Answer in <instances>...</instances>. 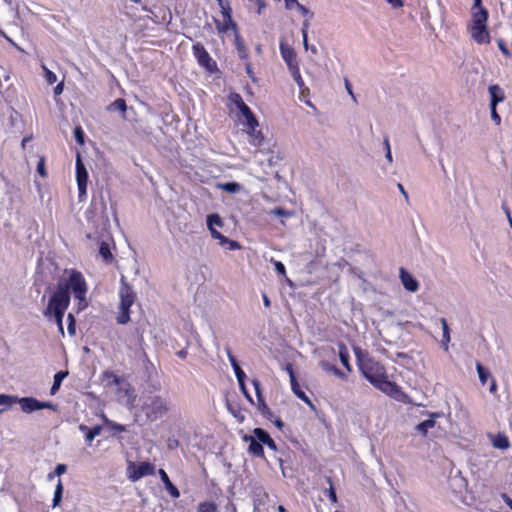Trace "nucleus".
Wrapping results in <instances>:
<instances>
[{
  "instance_id": "obj_1",
  "label": "nucleus",
  "mask_w": 512,
  "mask_h": 512,
  "mask_svg": "<svg viewBox=\"0 0 512 512\" xmlns=\"http://www.w3.org/2000/svg\"><path fill=\"white\" fill-rule=\"evenodd\" d=\"M357 365L363 377L381 392L390 397L397 398L401 388L388 379L385 367L359 347L354 348Z\"/></svg>"
},
{
  "instance_id": "obj_2",
  "label": "nucleus",
  "mask_w": 512,
  "mask_h": 512,
  "mask_svg": "<svg viewBox=\"0 0 512 512\" xmlns=\"http://www.w3.org/2000/svg\"><path fill=\"white\" fill-rule=\"evenodd\" d=\"M140 410L147 422H155L165 417L169 412V401L167 397L154 394L151 391L140 397Z\"/></svg>"
},
{
  "instance_id": "obj_3",
  "label": "nucleus",
  "mask_w": 512,
  "mask_h": 512,
  "mask_svg": "<svg viewBox=\"0 0 512 512\" xmlns=\"http://www.w3.org/2000/svg\"><path fill=\"white\" fill-rule=\"evenodd\" d=\"M472 21L469 27L472 39L478 44L490 42V35L487 30L488 10L478 9L471 11Z\"/></svg>"
},
{
  "instance_id": "obj_4",
  "label": "nucleus",
  "mask_w": 512,
  "mask_h": 512,
  "mask_svg": "<svg viewBox=\"0 0 512 512\" xmlns=\"http://www.w3.org/2000/svg\"><path fill=\"white\" fill-rule=\"evenodd\" d=\"M56 288L66 291L70 296L73 293L74 298H82L87 294L86 281L81 272L77 270H71L67 279L61 280Z\"/></svg>"
},
{
  "instance_id": "obj_5",
  "label": "nucleus",
  "mask_w": 512,
  "mask_h": 512,
  "mask_svg": "<svg viewBox=\"0 0 512 512\" xmlns=\"http://www.w3.org/2000/svg\"><path fill=\"white\" fill-rule=\"evenodd\" d=\"M69 304L70 295H68L66 291L56 288L48 301L47 307L43 311V315L49 320L54 316L64 315Z\"/></svg>"
},
{
  "instance_id": "obj_6",
  "label": "nucleus",
  "mask_w": 512,
  "mask_h": 512,
  "mask_svg": "<svg viewBox=\"0 0 512 512\" xmlns=\"http://www.w3.org/2000/svg\"><path fill=\"white\" fill-rule=\"evenodd\" d=\"M120 304L116 321L120 325H125L130 321V308L135 301L133 289L126 283H123L119 290Z\"/></svg>"
},
{
  "instance_id": "obj_7",
  "label": "nucleus",
  "mask_w": 512,
  "mask_h": 512,
  "mask_svg": "<svg viewBox=\"0 0 512 512\" xmlns=\"http://www.w3.org/2000/svg\"><path fill=\"white\" fill-rule=\"evenodd\" d=\"M229 101L231 104L235 105L239 112L242 114V116L246 120V126L247 128H254L258 127L259 123L256 119L255 115L253 114L250 107L244 102L242 96L237 92H232L228 96Z\"/></svg>"
},
{
  "instance_id": "obj_8",
  "label": "nucleus",
  "mask_w": 512,
  "mask_h": 512,
  "mask_svg": "<svg viewBox=\"0 0 512 512\" xmlns=\"http://www.w3.org/2000/svg\"><path fill=\"white\" fill-rule=\"evenodd\" d=\"M15 404H19L24 413H33L42 409L56 410V405L51 402L40 401L34 397H18L14 395Z\"/></svg>"
},
{
  "instance_id": "obj_9",
  "label": "nucleus",
  "mask_w": 512,
  "mask_h": 512,
  "mask_svg": "<svg viewBox=\"0 0 512 512\" xmlns=\"http://www.w3.org/2000/svg\"><path fill=\"white\" fill-rule=\"evenodd\" d=\"M154 472L155 466L147 461L140 462L137 465L130 462L127 468L128 478L132 482H136L145 476L153 475Z\"/></svg>"
},
{
  "instance_id": "obj_10",
  "label": "nucleus",
  "mask_w": 512,
  "mask_h": 512,
  "mask_svg": "<svg viewBox=\"0 0 512 512\" xmlns=\"http://www.w3.org/2000/svg\"><path fill=\"white\" fill-rule=\"evenodd\" d=\"M88 171L81 159V156H76V181L78 186V197L82 201L87 195Z\"/></svg>"
},
{
  "instance_id": "obj_11",
  "label": "nucleus",
  "mask_w": 512,
  "mask_h": 512,
  "mask_svg": "<svg viewBox=\"0 0 512 512\" xmlns=\"http://www.w3.org/2000/svg\"><path fill=\"white\" fill-rule=\"evenodd\" d=\"M192 52H193V55L196 58L198 64L201 67H203L209 71H212L213 67H215L216 64L212 60L208 51L206 50V48L204 47V45L202 43H200V42L195 43L192 46Z\"/></svg>"
},
{
  "instance_id": "obj_12",
  "label": "nucleus",
  "mask_w": 512,
  "mask_h": 512,
  "mask_svg": "<svg viewBox=\"0 0 512 512\" xmlns=\"http://www.w3.org/2000/svg\"><path fill=\"white\" fill-rule=\"evenodd\" d=\"M422 415H427L428 419L418 423L415 426V431L420 434L422 437H426L428 435L429 429H432L436 425V419L441 418L444 413L443 412H428L425 411Z\"/></svg>"
},
{
  "instance_id": "obj_13",
  "label": "nucleus",
  "mask_w": 512,
  "mask_h": 512,
  "mask_svg": "<svg viewBox=\"0 0 512 512\" xmlns=\"http://www.w3.org/2000/svg\"><path fill=\"white\" fill-rule=\"evenodd\" d=\"M242 440L249 444L247 451L250 455L258 458H264L263 443L259 441L254 433L252 435L244 434L242 436Z\"/></svg>"
},
{
  "instance_id": "obj_14",
  "label": "nucleus",
  "mask_w": 512,
  "mask_h": 512,
  "mask_svg": "<svg viewBox=\"0 0 512 512\" xmlns=\"http://www.w3.org/2000/svg\"><path fill=\"white\" fill-rule=\"evenodd\" d=\"M399 277L403 287L409 292H416L419 289L418 280L405 268H400Z\"/></svg>"
},
{
  "instance_id": "obj_15",
  "label": "nucleus",
  "mask_w": 512,
  "mask_h": 512,
  "mask_svg": "<svg viewBox=\"0 0 512 512\" xmlns=\"http://www.w3.org/2000/svg\"><path fill=\"white\" fill-rule=\"evenodd\" d=\"M279 48L281 56L284 62L286 63L288 69L299 65L297 61V54L291 46L281 42Z\"/></svg>"
},
{
  "instance_id": "obj_16",
  "label": "nucleus",
  "mask_w": 512,
  "mask_h": 512,
  "mask_svg": "<svg viewBox=\"0 0 512 512\" xmlns=\"http://www.w3.org/2000/svg\"><path fill=\"white\" fill-rule=\"evenodd\" d=\"M253 433L256 435V437L263 443V445H266L269 449L277 452L278 447L276 442L272 439L270 434L263 428H255L253 430Z\"/></svg>"
},
{
  "instance_id": "obj_17",
  "label": "nucleus",
  "mask_w": 512,
  "mask_h": 512,
  "mask_svg": "<svg viewBox=\"0 0 512 512\" xmlns=\"http://www.w3.org/2000/svg\"><path fill=\"white\" fill-rule=\"evenodd\" d=\"M226 354H227L228 360L231 364V367L233 368V371L235 373L238 383H241L243 380L246 379L245 372L240 367L236 357L232 354L231 349L228 347L226 348Z\"/></svg>"
},
{
  "instance_id": "obj_18",
  "label": "nucleus",
  "mask_w": 512,
  "mask_h": 512,
  "mask_svg": "<svg viewBox=\"0 0 512 512\" xmlns=\"http://www.w3.org/2000/svg\"><path fill=\"white\" fill-rule=\"evenodd\" d=\"M492 446L496 449L506 450L510 447L509 438L504 433L488 434Z\"/></svg>"
},
{
  "instance_id": "obj_19",
  "label": "nucleus",
  "mask_w": 512,
  "mask_h": 512,
  "mask_svg": "<svg viewBox=\"0 0 512 512\" xmlns=\"http://www.w3.org/2000/svg\"><path fill=\"white\" fill-rule=\"evenodd\" d=\"M488 92L490 94V104L489 106H495L502 102L505 98L503 89L497 85L493 84L488 87Z\"/></svg>"
},
{
  "instance_id": "obj_20",
  "label": "nucleus",
  "mask_w": 512,
  "mask_h": 512,
  "mask_svg": "<svg viewBox=\"0 0 512 512\" xmlns=\"http://www.w3.org/2000/svg\"><path fill=\"white\" fill-rule=\"evenodd\" d=\"M159 475H160V479L163 482L164 487H165L166 491L169 493V495L175 499L179 498L180 492H179L178 488L170 481L167 473L163 469H160Z\"/></svg>"
},
{
  "instance_id": "obj_21",
  "label": "nucleus",
  "mask_w": 512,
  "mask_h": 512,
  "mask_svg": "<svg viewBox=\"0 0 512 512\" xmlns=\"http://www.w3.org/2000/svg\"><path fill=\"white\" fill-rule=\"evenodd\" d=\"M216 28L219 33H226L229 30L234 31V36L236 35L237 30V24L233 19L230 20H224V22H220L219 20H215Z\"/></svg>"
},
{
  "instance_id": "obj_22",
  "label": "nucleus",
  "mask_w": 512,
  "mask_h": 512,
  "mask_svg": "<svg viewBox=\"0 0 512 512\" xmlns=\"http://www.w3.org/2000/svg\"><path fill=\"white\" fill-rule=\"evenodd\" d=\"M339 359L341 364L348 370L351 371L350 356L346 345L342 342L338 343Z\"/></svg>"
},
{
  "instance_id": "obj_23",
  "label": "nucleus",
  "mask_w": 512,
  "mask_h": 512,
  "mask_svg": "<svg viewBox=\"0 0 512 512\" xmlns=\"http://www.w3.org/2000/svg\"><path fill=\"white\" fill-rule=\"evenodd\" d=\"M234 43H235V47H236L239 58L241 60H247L248 59V50L238 32H236Z\"/></svg>"
},
{
  "instance_id": "obj_24",
  "label": "nucleus",
  "mask_w": 512,
  "mask_h": 512,
  "mask_svg": "<svg viewBox=\"0 0 512 512\" xmlns=\"http://www.w3.org/2000/svg\"><path fill=\"white\" fill-rule=\"evenodd\" d=\"M68 376L67 371H58L53 378V384L50 388V394L55 395L61 387L63 380Z\"/></svg>"
},
{
  "instance_id": "obj_25",
  "label": "nucleus",
  "mask_w": 512,
  "mask_h": 512,
  "mask_svg": "<svg viewBox=\"0 0 512 512\" xmlns=\"http://www.w3.org/2000/svg\"><path fill=\"white\" fill-rule=\"evenodd\" d=\"M291 384V389L293 391V393L300 399L302 400L303 402H305L306 404H308L309 406H313L310 398L306 395V393L301 389L299 383L297 380H294V381H291L290 382Z\"/></svg>"
},
{
  "instance_id": "obj_26",
  "label": "nucleus",
  "mask_w": 512,
  "mask_h": 512,
  "mask_svg": "<svg viewBox=\"0 0 512 512\" xmlns=\"http://www.w3.org/2000/svg\"><path fill=\"white\" fill-rule=\"evenodd\" d=\"M440 323H441V326H442V340H441V344L444 348L445 351H447L449 349V342L451 340L450 338V329H449V326H448V323H447V320L445 318H440Z\"/></svg>"
},
{
  "instance_id": "obj_27",
  "label": "nucleus",
  "mask_w": 512,
  "mask_h": 512,
  "mask_svg": "<svg viewBox=\"0 0 512 512\" xmlns=\"http://www.w3.org/2000/svg\"><path fill=\"white\" fill-rule=\"evenodd\" d=\"M99 255L105 262H111L113 260V254L110 249V244L106 241L99 243Z\"/></svg>"
},
{
  "instance_id": "obj_28",
  "label": "nucleus",
  "mask_w": 512,
  "mask_h": 512,
  "mask_svg": "<svg viewBox=\"0 0 512 512\" xmlns=\"http://www.w3.org/2000/svg\"><path fill=\"white\" fill-rule=\"evenodd\" d=\"M256 128L257 127L248 128L249 129L248 133L251 138L250 143L253 146L259 147L262 145V143L264 141V136H263L262 132L258 131Z\"/></svg>"
},
{
  "instance_id": "obj_29",
  "label": "nucleus",
  "mask_w": 512,
  "mask_h": 512,
  "mask_svg": "<svg viewBox=\"0 0 512 512\" xmlns=\"http://www.w3.org/2000/svg\"><path fill=\"white\" fill-rule=\"evenodd\" d=\"M108 111H119L121 113H125L127 110V104L126 101L123 98H118L114 100L108 107Z\"/></svg>"
},
{
  "instance_id": "obj_30",
  "label": "nucleus",
  "mask_w": 512,
  "mask_h": 512,
  "mask_svg": "<svg viewBox=\"0 0 512 512\" xmlns=\"http://www.w3.org/2000/svg\"><path fill=\"white\" fill-rule=\"evenodd\" d=\"M206 224H207V227L208 228H211V227H219V228H222L223 225H224V222L222 220V218L219 216V214L217 213H212V214H209L206 218Z\"/></svg>"
},
{
  "instance_id": "obj_31",
  "label": "nucleus",
  "mask_w": 512,
  "mask_h": 512,
  "mask_svg": "<svg viewBox=\"0 0 512 512\" xmlns=\"http://www.w3.org/2000/svg\"><path fill=\"white\" fill-rule=\"evenodd\" d=\"M476 371L479 377L480 383L484 386L487 383L488 378L491 376L487 368H485L479 361L476 362Z\"/></svg>"
},
{
  "instance_id": "obj_32",
  "label": "nucleus",
  "mask_w": 512,
  "mask_h": 512,
  "mask_svg": "<svg viewBox=\"0 0 512 512\" xmlns=\"http://www.w3.org/2000/svg\"><path fill=\"white\" fill-rule=\"evenodd\" d=\"M216 1L220 7L221 14H222L224 20L232 19V8L230 6V3L225 0H216Z\"/></svg>"
},
{
  "instance_id": "obj_33",
  "label": "nucleus",
  "mask_w": 512,
  "mask_h": 512,
  "mask_svg": "<svg viewBox=\"0 0 512 512\" xmlns=\"http://www.w3.org/2000/svg\"><path fill=\"white\" fill-rule=\"evenodd\" d=\"M104 425L111 431L121 433L126 431V426L119 424L115 421L108 419L106 416H103Z\"/></svg>"
},
{
  "instance_id": "obj_34",
  "label": "nucleus",
  "mask_w": 512,
  "mask_h": 512,
  "mask_svg": "<svg viewBox=\"0 0 512 512\" xmlns=\"http://www.w3.org/2000/svg\"><path fill=\"white\" fill-rule=\"evenodd\" d=\"M218 187L221 190H223L225 192H228V193H231V194L238 193L240 191V189H241V185L238 182H235V181L225 182V183L219 184Z\"/></svg>"
},
{
  "instance_id": "obj_35",
  "label": "nucleus",
  "mask_w": 512,
  "mask_h": 512,
  "mask_svg": "<svg viewBox=\"0 0 512 512\" xmlns=\"http://www.w3.org/2000/svg\"><path fill=\"white\" fill-rule=\"evenodd\" d=\"M322 368L327 372H332L335 376H337L340 379H345L346 375L344 372H342L337 366L332 365L326 361H323L321 363Z\"/></svg>"
},
{
  "instance_id": "obj_36",
  "label": "nucleus",
  "mask_w": 512,
  "mask_h": 512,
  "mask_svg": "<svg viewBox=\"0 0 512 512\" xmlns=\"http://www.w3.org/2000/svg\"><path fill=\"white\" fill-rule=\"evenodd\" d=\"M289 72L294 81L296 82V84L298 85V87L302 89L305 86V84L303 78L301 77L299 65L291 67L289 69Z\"/></svg>"
},
{
  "instance_id": "obj_37",
  "label": "nucleus",
  "mask_w": 512,
  "mask_h": 512,
  "mask_svg": "<svg viewBox=\"0 0 512 512\" xmlns=\"http://www.w3.org/2000/svg\"><path fill=\"white\" fill-rule=\"evenodd\" d=\"M62 496H63V485H62L61 480H58V483H57V485L55 487V490H54L53 499H52V506L53 507H56V506L59 505V503L62 500Z\"/></svg>"
},
{
  "instance_id": "obj_38",
  "label": "nucleus",
  "mask_w": 512,
  "mask_h": 512,
  "mask_svg": "<svg viewBox=\"0 0 512 512\" xmlns=\"http://www.w3.org/2000/svg\"><path fill=\"white\" fill-rule=\"evenodd\" d=\"M198 512H217V505L211 501L199 503Z\"/></svg>"
},
{
  "instance_id": "obj_39",
  "label": "nucleus",
  "mask_w": 512,
  "mask_h": 512,
  "mask_svg": "<svg viewBox=\"0 0 512 512\" xmlns=\"http://www.w3.org/2000/svg\"><path fill=\"white\" fill-rule=\"evenodd\" d=\"M67 331L70 336L76 334V319L72 313L67 315Z\"/></svg>"
},
{
  "instance_id": "obj_40",
  "label": "nucleus",
  "mask_w": 512,
  "mask_h": 512,
  "mask_svg": "<svg viewBox=\"0 0 512 512\" xmlns=\"http://www.w3.org/2000/svg\"><path fill=\"white\" fill-rule=\"evenodd\" d=\"M102 427L100 425H96L91 428V430L86 435V442L91 443L97 436L101 434Z\"/></svg>"
},
{
  "instance_id": "obj_41",
  "label": "nucleus",
  "mask_w": 512,
  "mask_h": 512,
  "mask_svg": "<svg viewBox=\"0 0 512 512\" xmlns=\"http://www.w3.org/2000/svg\"><path fill=\"white\" fill-rule=\"evenodd\" d=\"M257 400H258V408H259L260 412L262 413V415L267 418H270L272 416V412L269 409V407L267 406V404L265 403L264 397L259 398Z\"/></svg>"
},
{
  "instance_id": "obj_42",
  "label": "nucleus",
  "mask_w": 512,
  "mask_h": 512,
  "mask_svg": "<svg viewBox=\"0 0 512 512\" xmlns=\"http://www.w3.org/2000/svg\"><path fill=\"white\" fill-rule=\"evenodd\" d=\"M270 214L278 216V217L288 218V217H291L293 215V212H291L289 210H286V209H284L282 207H275L274 209L271 210Z\"/></svg>"
},
{
  "instance_id": "obj_43",
  "label": "nucleus",
  "mask_w": 512,
  "mask_h": 512,
  "mask_svg": "<svg viewBox=\"0 0 512 512\" xmlns=\"http://www.w3.org/2000/svg\"><path fill=\"white\" fill-rule=\"evenodd\" d=\"M67 471V466L65 464H57L54 471L48 474V479L51 480L54 476H61Z\"/></svg>"
},
{
  "instance_id": "obj_44",
  "label": "nucleus",
  "mask_w": 512,
  "mask_h": 512,
  "mask_svg": "<svg viewBox=\"0 0 512 512\" xmlns=\"http://www.w3.org/2000/svg\"><path fill=\"white\" fill-rule=\"evenodd\" d=\"M74 137L78 144L83 145L85 143V133L80 126L74 128Z\"/></svg>"
},
{
  "instance_id": "obj_45",
  "label": "nucleus",
  "mask_w": 512,
  "mask_h": 512,
  "mask_svg": "<svg viewBox=\"0 0 512 512\" xmlns=\"http://www.w3.org/2000/svg\"><path fill=\"white\" fill-rule=\"evenodd\" d=\"M327 482L329 483L330 487L328 490H326V494L329 498V500L332 502V503H336L337 502V495H336V491L333 487V483H332V480L331 478H327Z\"/></svg>"
},
{
  "instance_id": "obj_46",
  "label": "nucleus",
  "mask_w": 512,
  "mask_h": 512,
  "mask_svg": "<svg viewBox=\"0 0 512 512\" xmlns=\"http://www.w3.org/2000/svg\"><path fill=\"white\" fill-rule=\"evenodd\" d=\"M15 404L14 395L0 394V405L11 406Z\"/></svg>"
},
{
  "instance_id": "obj_47",
  "label": "nucleus",
  "mask_w": 512,
  "mask_h": 512,
  "mask_svg": "<svg viewBox=\"0 0 512 512\" xmlns=\"http://www.w3.org/2000/svg\"><path fill=\"white\" fill-rule=\"evenodd\" d=\"M297 10L301 13V15L305 18H309V19H312L313 18V13L304 5H302L301 3L297 4Z\"/></svg>"
},
{
  "instance_id": "obj_48",
  "label": "nucleus",
  "mask_w": 512,
  "mask_h": 512,
  "mask_svg": "<svg viewBox=\"0 0 512 512\" xmlns=\"http://www.w3.org/2000/svg\"><path fill=\"white\" fill-rule=\"evenodd\" d=\"M45 79L48 84H54L57 81L56 74L47 68H45Z\"/></svg>"
},
{
  "instance_id": "obj_49",
  "label": "nucleus",
  "mask_w": 512,
  "mask_h": 512,
  "mask_svg": "<svg viewBox=\"0 0 512 512\" xmlns=\"http://www.w3.org/2000/svg\"><path fill=\"white\" fill-rule=\"evenodd\" d=\"M489 108H490V113H491V119L495 122L496 125H499L501 123V117L497 113L496 107L489 106Z\"/></svg>"
},
{
  "instance_id": "obj_50",
  "label": "nucleus",
  "mask_w": 512,
  "mask_h": 512,
  "mask_svg": "<svg viewBox=\"0 0 512 512\" xmlns=\"http://www.w3.org/2000/svg\"><path fill=\"white\" fill-rule=\"evenodd\" d=\"M309 25H310V19H309V18H306V19L303 21L302 28H301L302 38H303V41H304V42H306V37H307V35H308V28H309Z\"/></svg>"
},
{
  "instance_id": "obj_51",
  "label": "nucleus",
  "mask_w": 512,
  "mask_h": 512,
  "mask_svg": "<svg viewBox=\"0 0 512 512\" xmlns=\"http://www.w3.org/2000/svg\"><path fill=\"white\" fill-rule=\"evenodd\" d=\"M273 263H274V267H275L276 272L279 275L285 276L286 275L285 265L282 262H280V261H273Z\"/></svg>"
},
{
  "instance_id": "obj_52",
  "label": "nucleus",
  "mask_w": 512,
  "mask_h": 512,
  "mask_svg": "<svg viewBox=\"0 0 512 512\" xmlns=\"http://www.w3.org/2000/svg\"><path fill=\"white\" fill-rule=\"evenodd\" d=\"M179 446V441L174 436L167 439V448L169 450H175Z\"/></svg>"
},
{
  "instance_id": "obj_53",
  "label": "nucleus",
  "mask_w": 512,
  "mask_h": 512,
  "mask_svg": "<svg viewBox=\"0 0 512 512\" xmlns=\"http://www.w3.org/2000/svg\"><path fill=\"white\" fill-rule=\"evenodd\" d=\"M240 248H241V245L239 244V242H237L235 240H231V239L228 240V242L226 243V247H225V249L230 250V251L239 250Z\"/></svg>"
},
{
  "instance_id": "obj_54",
  "label": "nucleus",
  "mask_w": 512,
  "mask_h": 512,
  "mask_svg": "<svg viewBox=\"0 0 512 512\" xmlns=\"http://www.w3.org/2000/svg\"><path fill=\"white\" fill-rule=\"evenodd\" d=\"M53 318H54V320H55V322L57 324L59 332L61 333V335H64V328H63V318H64V315L54 316Z\"/></svg>"
},
{
  "instance_id": "obj_55",
  "label": "nucleus",
  "mask_w": 512,
  "mask_h": 512,
  "mask_svg": "<svg viewBox=\"0 0 512 512\" xmlns=\"http://www.w3.org/2000/svg\"><path fill=\"white\" fill-rule=\"evenodd\" d=\"M252 384H253V387L255 389V393H256L257 399L263 398V395L261 393V384H260V382L257 379H254L252 381Z\"/></svg>"
},
{
  "instance_id": "obj_56",
  "label": "nucleus",
  "mask_w": 512,
  "mask_h": 512,
  "mask_svg": "<svg viewBox=\"0 0 512 512\" xmlns=\"http://www.w3.org/2000/svg\"><path fill=\"white\" fill-rule=\"evenodd\" d=\"M252 384H253V387L255 389V393H256L257 399L263 398V395L261 393V384H260V382L257 379H254L252 381Z\"/></svg>"
},
{
  "instance_id": "obj_57",
  "label": "nucleus",
  "mask_w": 512,
  "mask_h": 512,
  "mask_svg": "<svg viewBox=\"0 0 512 512\" xmlns=\"http://www.w3.org/2000/svg\"><path fill=\"white\" fill-rule=\"evenodd\" d=\"M75 300H77V306H78V310H83L85 308H87L88 306V302H87V299H86V295L83 296L82 298H75Z\"/></svg>"
},
{
  "instance_id": "obj_58",
  "label": "nucleus",
  "mask_w": 512,
  "mask_h": 512,
  "mask_svg": "<svg viewBox=\"0 0 512 512\" xmlns=\"http://www.w3.org/2000/svg\"><path fill=\"white\" fill-rule=\"evenodd\" d=\"M245 70H246V73L248 75V77L253 81V82H256L257 79L253 73V70H252V65L251 63L247 62L246 65H245Z\"/></svg>"
},
{
  "instance_id": "obj_59",
  "label": "nucleus",
  "mask_w": 512,
  "mask_h": 512,
  "mask_svg": "<svg viewBox=\"0 0 512 512\" xmlns=\"http://www.w3.org/2000/svg\"><path fill=\"white\" fill-rule=\"evenodd\" d=\"M239 384V387L242 391V393L245 395V397L247 398V400H249L251 403L253 402L252 400V397L251 395L249 394L247 388H246V385H245V380H243L241 383H238Z\"/></svg>"
},
{
  "instance_id": "obj_60",
  "label": "nucleus",
  "mask_w": 512,
  "mask_h": 512,
  "mask_svg": "<svg viewBox=\"0 0 512 512\" xmlns=\"http://www.w3.org/2000/svg\"><path fill=\"white\" fill-rule=\"evenodd\" d=\"M498 47L503 55H505L506 57H510V52H509L508 48L506 47L503 40L498 41Z\"/></svg>"
},
{
  "instance_id": "obj_61",
  "label": "nucleus",
  "mask_w": 512,
  "mask_h": 512,
  "mask_svg": "<svg viewBox=\"0 0 512 512\" xmlns=\"http://www.w3.org/2000/svg\"><path fill=\"white\" fill-rule=\"evenodd\" d=\"M285 370L289 374L290 382L297 380L292 364H290V363L286 364Z\"/></svg>"
},
{
  "instance_id": "obj_62",
  "label": "nucleus",
  "mask_w": 512,
  "mask_h": 512,
  "mask_svg": "<svg viewBox=\"0 0 512 512\" xmlns=\"http://www.w3.org/2000/svg\"><path fill=\"white\" fill-rule=\"evenodd\" d=\"M284 2H285V8L288 10H292L294 7L296 8L297 4H299V2L297 0H284Z\"/></svg>"
},
{
  "instance_id": "obj_63",
  "label": "nucleus",
  "mask_w": 512,
  "mask_h": 512,
  "mask_svg": "<svg viewBox=\"0 0 512 512\" xmlns=\"http://www.w3.org/2000/svg\"><path fill=\"white\" fill-rule=\"evenodd\" d=\"M393 8H401L404 5L402 0H386Z\"/></svg>"
},
{
  "instance_id": "obj_64",
  "label": "nucleus",
  "mask_w": 512,
  "mask_h": 512,
  "mask_svg": "<svg viewBox=\"0 0 512 512\" xmlns=\"http://www.w3.org/2000/svg\"><path fill=\"white\" fill-rule=\"evenodd\" d=\"M37 172L41 175V176H45L46 175V171H45V167H44V162L43 160H40L38 165H37Z\"/></svg>"
}]
</instances>
